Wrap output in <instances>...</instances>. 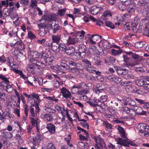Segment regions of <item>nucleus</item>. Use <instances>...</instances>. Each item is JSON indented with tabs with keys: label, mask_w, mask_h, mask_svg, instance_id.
<instances>
[{
	"label": "nucleus",
	"mask_w": 149,
	"mask_h": 149,
	"mask_svg": "<svg viewBox=\"0 0 149 149\" xmlns=\"http://www.w3.org/2000/svg\"><path fill=\"white\" fill-rule=\"evenodd\" d=\"M107 79L109 80L110 81L112 82L115 83H119L122 81L121 78L117 77H113L109 76L107 77Z\"/></svg>",
	"instance_id": "15"
},
{
	"label": "nucleus",
	"mask_w": 149,
	"mask_h": 149,
	"mask_svg": "<svg viewBox=\"0 0 149 149\" xmlns=\"http://www.w3.org/2000/svg\"><path fill=\"white\" fill-rule=\"evenodd\" d=\"M60 68L63 70H65L69 69V67L67 64L62 63L60 65Z\"/></svg>",
	"instance_id": "38"
},
{
	"label": "nucleus",
	"mask_w": 149,
	"mask_h": 149,
	"mask_svg": "<svg viewBox=\"0 0 149 149\" xmlns=\"http://www.w3.org/2000/svg\"><path fill=\"white\" fill-rule=\"evenodd\" d=\"M42 18L44 19L45 22H46L45 20H47L48 21L53 20L55 18L54 15L52 14H47L45 15L42 17Z\"/></svg>",
	"instance_id": "13"
},
{
	"label": "nucleus",
	"mask_w": 149,
	"mask_h": 149,
	"mask_svg": "<svg viewBox=\"0 0 149 149\" xmlns=\"http://www.w3.org/2000/svg\"><path fill=\"white\" fill-rule=\"evenodd\" d=\"M117 143L122 146L128 147V145H130L133 146H137V145L135 143L127 138L123 139L121 138H118L117 141Z\"/></svg>",
	"instance_id": "2"
},
{
	"label": "nucleus",
	"mask_w": 149,
	"mask_h": 149,
	"mask_svg": "<svg viewBox=\"0 0 149 149\" xmlns=\"http://www.w3.org/2000/svg\"><path fill=\"white\" fill-rule=\"evenodd\" d=\"M146 126L144 130L142 133L143 134L144 136L146 135L149 136V126L147 125Z\"/></svg>",
	"instance_id": "46"
},
{
	"label": "nucleus",
	"mask_w": 149,
	"mask_h": 149,
	"mask_svg": "<svg viewBox=\"0 0 149 149\" xmlns=\"http://www.w3.org/2000/svg\"><path fill=\"white\" fill-rule=\"evenodd\" d=\"M93 63L96 65H99L101 63L100 58L97 56H95L93 60Z\"/></svg>",
	"instance_id": "29"
},
{
	"label": "nucleus",
	"mask_w": 149,
	"mask_h": 149,
	"mask_svg": "<svg viewBox=\"0 0 149 149\" xmlns=\"http://www.w3.org/2000/svg\"><path fill=\"white\" fill-rule=\"evenodd\" d=\"M4 88L9 93H12L13 91V88L11 85H9V84H7L5 86V88L4 87Z\"/></svg>",
	"instance_id": "42"
},
{
	"label": "nucleus",
	"mask_w": 149,
	"mask_h": 149,
	"mask_svg": "<svg viewBox=\"0 0 149 149\" xmlns=\"http://www.w3.org/2000/svg\"><path fill=\"white\" fill-rule=\"evenodd\" d=\"M42 116H43L42 118L47 122L51 121L53 120L52 116L51 114L46 113L42 115Z\"/></svg>",
	"instance_id": "20"
},
{
	"label": "nucleus",
	"mask_w": 149,
	"mask_h": 149,
	"mask_svg": "<svg viewBox=\"0 0 149 149\" xmlns=\"http://www.w3.org/2000/svg\"><path fill=\"white\" fill-rule=\"evenodd\" d=\"M51 29H52V32L53 33H56L57 31L61 30V27L58 24H55L54 25V26H52V28Z\"/></svg>",
	"instance_id": "26"
},
{
	"label": "nucleus",
	"mask_w": 149,
	"mask_h": 149,
	"mask_svg": "<svg viewBox=\"0 0 149 149\" xmlns=\"http://www.w3.org/2000/svg\"><path fill=\"white\" fill-rule=\"evenodd\" d=\"M146 82V80L139 79L136 81V83L138 86H144Z\"/></svg>",
	"instance_id": "27"
},
{
	"label": "nucleus",
	"mask_w": 149,
	"mask_h": 149,
	"mask_svg": "<svg viewBox=\"0 0 149 149\" xmlns=\"http://www.w3.org/2000/svg\"><path fill=\"white\" fill-rule=\"evenodd\" d=\"M46 147L47 149H56L54 144L52 143H48Z\"/></svg>",
	"instance_id": "50"
},
{
	"label": "nucleus",
	"mask_w": 149,
	"mask_h": 149,
	"mask_svg": "<svg viewBox=\"0 0 149 149\" xmlns=\"http://www.w3.org/2000/svg\"><path fill=\"white\" fill-rule=\"evenodd\" d=\"M60 90L63 97L66 99L71 98L72 97L71 94L68 90L65 87H63Z\"/></svg>",
	"instance_id": "5"
},
{
	"label": "nucleus",
	"mask_w": 149,
	"mask_h": 149,
	"mask_svg": "<svg viewBox=\"0 0 149 149\" xmlns=\"http://www.w3.org/2000/svg\"><path fill=\"white\" fill-rule=\"evenodd\" d=\"M144 26H143L142 29H140L141 31L143 32V33L144 35L148 36L149 33V25H144Z\"/></svg>",
	"instance_id": "18"
},
{
	"label": "nucleus",
	"mask_w": 149,
	"mask_h": 149,
	"mask_svg": "<svg viewBox=\"0 0 149 149\" xmlns=\"http://www.w3.org/2000/svg\"><path fill=\"white\" fill-rule=\"evenodd\" d=\"M29 61L33 64L35 68H37L39 70L44 68L46 66L45 64L42 62L33 58H31Z\"/></svg>",
	"instance_id": "4"
},
{
	"label": "nucleus",
	"mask_w": 149,
	"mask_h": 149,
	"mask_svg": "<svg viewBox=\"0 0 149 149\" xmlns=\"http://www.w3.org/2000/svg\"><path fill=\"white\" fill-rule=\"evenodd\" d=\"M123 100L125 102V105H128L134 107L136 106V103L135 101L129 98L125 97L123 99Z\"/></svg>",
	"instance_id": "7"
},
{
	"label": "nucleus",
	"mask_w": 149,
	"mask_h": 149,
	"mask_svg": "<svg viewBox=\"0 0 149 149\" xmlns=\"http://www.w3.org/2000/svg\"><path fill=\"white\" fill-rule=\"evenodd\" d=\"M42 20L41 19L40 21L41 22L38 24V27L39 28V35L42 36H44L47 33V31L45 29L49 30L52 28V24L44 23V22L42 23Z\"/></svg>",
	"instance_id": "1"
},
{
	"label": "nucleus",
	"mask_w": 149,
	"mask_h": 149,
	"mask_svg": "<svg viewBox=\"0 0 149 149\" xmlns=\"http://www.w3.org/2000/svg\"><path fill=\"white\" fill-rule=\"evenodd\" d=\"M99 11L100 9L95 6H92L90 10V13L93 15H96Z\"/></svg>",
	"instance_id": "17"
},
{
	"label": "nucleus",
	"mask_w": 149,
	"mask_h": 149,
	"mask_svg": "<svg viewBox=\"0 0 149 149\" xmlns=\"http://www.w3.org/2000/svg\"><path fill=\"white\" fill-rule=\"evenodd\" d=\"M13 47L17 48L21 50H24L25 49L24 45L22 41H17L15 43Z\"/></svg>",
	"instance_id": "8"
},
{
	"label": "nucleus",
	"mask_w": 149,
	"mask_h": 149,
	"mask_svg": "<svg viewBox=\"0 0 149 149\" xmlns=\"http://www.w3.org/2000/svg\"><path fill=\"white\" fill-rule=\"evenodd\" d=\"M114 67L118 74L119 75H121V74L122 73V72L123 71V68H122L120 67H119L116 66H115Z\"/></svg>",
	"instance_id": "44"
},
{
	"label": "nucleus",
	"mask_w": 149,
	"mask_h": 149,
	"mask_svg": "<svg viewBox=\"0 0 149 149\" xmlns=\"http://www.w3.org/2000/svg\"><path fill=\"white\" fill-rule=\"evenodd\" d=\"M82 61L85 64L87 65L88 68H91V62L86 59L83 60Z\"/></svg>",
	"instance_id": "59"
},
{
	"label": "nucleus",
	"mask_w": 149,
	"mask_h": 149,
	"mask_svg": "<svg viewBox=\"0 0 149 149\" xmlns=\"http://www.w3.org/2000/svg\"><path fill=\"white\" fill-rule=\"evenodd\" d=\"M111 54L114 56H116L119 55L120 54L123 53V50H116L114 49H112L111 50Z\"/></svg>",
	"instance_id": "35"
},
{
	"label": "nucleus",
	"mask_w": 149,
	"mask_h": 149,
	"mask_svg": "<svg viewBox=\"0 0 149 149\" xmlns=\"http://www.w3.org/2000/svg\"><path fill=\"white\" fill-rule=\"evenodd\" d=\"M109 111L110 113L113 114H116V110L113 109L112 107H110L109 109Z\"/></svg>",
	"instance_id": "64"
},
{
	"label": "nucleus",
	"mask_w": 149,
	"mask_h": 149,
	"mask_svg": "<svg viewBox=\"0 0 149 149\" xmlns=\"http://www.w3.org/2000/svg\"><path fill=\"white\" fill-rule=\"evenodd\" d=\"M77 66H76L74 68H70V66L69 68V72L72 73H77L79 70L80 69Z\"/></svg>",
	"instance_id": "31"
},
{
	"label": "nucleus",
	"mask_w": 149,
	"mask_h": 149,
	"mask_svg": "<svg viewBox=\"0 0 149 149\" xmlns=\"http://www.w3.org/2000/svg\"><path fill=\"white\" fill-rule=\"evenodd\" d=\"M39 58H41L45 62L47 59L48 55L47 54L43 52H41L39 55Z\"/></svg>",
	"instance_id": "33"
},
{
	"label": "nucleus",
	"mask_w": 149,
	"mask_h": 149,
	"mask_svg": "<svg viewBox=\"0 0 149 149\" xmlns=\"http://www.w3.org/2000/svg\"><path fill=\"white\" fill-rule=\"evenodd\" d=\"M0 78L4 81L1 82L2 84L3 83H4V82H5L6 84L7 85L9 84V81L8 80V79L6 77L3 75L2 74H0Z\"/></svg>",
	"instance_id": "40"
},
{
	"label": "nucleus",
	"mask_w": 149,
	"mask_h": 149,
	"mask_svg": "<svg viewBox=\"0 0 149 149\" xmlns=\"http://www.w3.org/2000/svg\"><path fill=\"white\" fill-rule=\"evenodd\" d=\"M46 128L50 133L52 134L54 133L55 131V127L52 123L47 124L46 126Z\"/></svg>",
	"instance_id": "16"
},
{
	"label": "nucleus",
	"mask_w": 149,
	"mask_h": 149,
	"mask_svg": "<svg viewBox=\"0 0 149 149\" xmlns=\"http://www.w3.org/2000/svg\"><path fill=\"white\" fill-rule=\"evenodd\" d=\"M143 13L144 16L146 17H149V9L148 8H144L143 11Z\"/></svg>",
	"instance_id": "45"
},
{
	"label": "nucleus",
	"mask_w": 149,
	"mask_h": 149,
	"mask_svg": "<svg viewBox=\"0 0 149 149\" xmlns=\"http://www.w3.org/2000/svg\"><path fill=\"white\" fill-rule=\"evenodd\" d=\"M28 36L29 38H30L31 39H34L36 37V36L33 34L31 31L28 32Z\"/></svg>",
	"instance_id": "52"
},
{
	"label": "nucleus",
	"mask_w": 149,
	"mask_h": 149,
	"mask_svg": "<svg viewBox=\"0 0 149 149\" xmlns=\"http://www.w3.org/2000/svg\"><path fill=\"white\" fill-rule=\"evenodd\" d=\"M93 138L96 143L95 145H97V146H99L98 145H99L102 148L103 147V144L104 143L103 139L102 138L96 136H95Z\"/></svg>",
	"instance_id": "10"
},
{
	"label": "nucleus",
	"mask_w": 149,
	"mask_h": 149,
	"mask_svg": "<svg viewBox=\"0 0 149 149\" xmlns=\"http://www.w3.org/2000/svg\"><path fill=\"white\" fill-rule=\"evenodd\" d=\"M131 1V3L133 4L134 6V7H131L130 6L129 7H128L127 9V11L130 13H134L135 12V5L136 3L135 2V1Z\"/></svg>",
	"instance_id": "22"
},
{
	"label": "nucleus",
	"mask_w": 149,
	"mask_h": 149,
	"mask_svg": "<svg viewBox=\"0 0 149 149\" xmlns=\"http://www.w3.org/2000/svg\"><path fill=\"white\" fill-rule=\"evenodd\" d=\"M7 2L5 1H0V17H2L3 16L2 11H1L3 6H5Z\"/></svg>",
	"instance_id": "36"
},
{
	"label": "nucleus",
	"mask_w": 149,
	"mask_h": 149,
	"mask_svg": "<svg viewBox=\"0 0 149 149\" xmlns=\"http://www.w3.org/2000/svg\"><path fill=\"white\" fill-rule=\"evenodd\" d=\"M118 8L122 11H124L126 10V7L125 5L120 4L118 6Z\"/></svg>",
	"instance_id": "63"
},
{
	"label": "nucleus",
	"mask_w": 149,
	"mask_h": 149,
	"mask_svg": "<svg viewBox=\"0 0 149 149\" xmlns=\"http://www.w3.org/2000/svg\"><path fill=\"white\" fill-rule=\"evenodd\" d=\"M107 100V96L104 95L101 96L97 100L98 102L103 103Z\"/></svg>",
	"instance_id": "39"
},
{
	"label": "nucleus",
	"mask_w": 149,
	"mask_h": 149,
	"mask_svg": "<svg viewBox=\"0 0 149 149\" xmlns=\"http://www.w3.org/2000/svg\"><path fill=\"white\" fill-rule=\"evenodd\" d=\"M30 119L31 120V124L33 126H34L37 122V118L35 119L33 117H30Z\"/></svg>",
	"instance_id": "62"
},
{
	"label": "nucleus",
	"mask_w": 149,
	"mask_h": 149,
	"mask_svg": "<svg viewBox=\"0 0 149 149\" xmlns=\"http://www.w3.org/2000/svg\"><path fill=\"white\" fill-rule=\"evenodd\" d=\"M20 3L24 6L28 5L29 3V0H20Z\"/></svg>",
	"instance_id": "60"
},
{
	"label": "nucleus",
	"mask_w": 149,
	"mask_h": 149,
	"mask_svg": "<svg viewBox=\"0 0 149 149\" xmlns=\"http://www.w3.org/2000/svg\"><path fill=\"white\" fill-rule=\"evenodd\" d=\"M103 125L105 126V127L107 128L108 129H111L112 128V125L110 123H109L108 122H104L103 123Z\"/></svg>",
	"instance_id": "61"
},
{
	"label": "nucleus",
	"mask_w": 149,
	"mask_h": 149,
	"mask_svg": "<svg viewBox=\"0 0 149 149\" xmlns=\"http://www.w3.org/2000/svg\"><path fill=\"white\" fill-rule=\"evenodd\" d=\"M146 125V124L143 123H140L139 124L138 126L139 127V131L140 132L142 133Z\"/></svg>",
	"instance_id": "41"
},
{
	"label": "nucleus",
	"mask_w": 149,
	"mask_h": 149,
	"mask_svg": "<svg viewBox=\"0 0 149 149\" xmlns=\"http://www.w3.org/2000/svg\"><path fill=\"white\" fill-rule=\"evenodd\" d=\"M35 67L34 65L32 63L28 64L26 67L27 71L30 73L34 74L35 72Z\"/></svg>",
	"instance_id": "12"
},
{
	"label": "nucleus",
	"mask_w": 149,
	"mask_h": 149,
	"mask_svg": "<svg viewBox=\"0 0 149 149\" xmlns=\"http://www.w3.org/2000/svg\"><path fill=\"white\" fill-rule=\"evenodd\" d=\"M149 25V19H142L140 24L139 29H142L143 26H144V25Z\"/></svg>",
	"instance_id": "21"
},
{
	"label": "nucleus",
	"mask_w": 149,
	"mask_h": 149,
	"mask_svg": "<svg viewBox=\"0 0 149 149\" xmlns=\"http://www.w3.org/2000/svg\"><path fill=\"white\" fill-rule=\"evenodd\" d=\"M37 2L36 0H31V6L32 8L36 7Z\"/></svg>",
	"instance_id": "58"
},
{
	"label": "nucleus",
	"mask_w": 149,
	"mask_h": 149,
	"mask_svg": "<svg viewBox=\"0 0 149 149\" xmlns=\"http://www.w3.org/2000/svg\"><path fill=\"white\" fill-rule=\"evenodd\" d=\"M52 49L54 52L56 51L59 47L58 44L54 42H52L51 44Z\"/></svg>",
	"instance_id": "32"
},
{
	"label": "nucleus",
	"mask_w": 149,
	"mask_h": 149,
	"mask_svg": "<svg viewBox=\"0 0 149 149\" xmlns=\"http://www.w3.org/2000/svg\"><path fill=\"white\" fill-rule=\"evenodd\" d=\"M2 134L4 138L7 139H11L13 137L12 134L11 132H3Z\"/></svg>",
	"instance_id": "30"
},
{
	"label": "nucleus",
	"mask_w": 149,
	"mask_h": 149,
	"mask_svg": "<svg viewBox=\"0 0 149 149\" xmlns=\"http://www.w3.org/2000/svg\"><path fill=\"white\" fill-rule=\"evenodd\" d=\"M118 130L119 132V134L120 136L123 138L125 139L127 138V135L126 132L124 130V129L120 125L118 126Z\"/></svg>",
	"instance_id": "11"
},
{
	"label": "nucleus",
	"mask_w": 149,
	"mask_h": 149,
	"mask_svg": "<svg viewBox=\"0 0 149 149\" xmlns=\"http://www.w3.org/2000/svg\"><path fill=\"white\" fill-rule=\"evenodd\" d=\"M29 140L35 146H38L40 143L41 140L43 139V136L39 133L37 134L36 136H30L29 138Z\"/></svg>",
	"instance_id": "3"
},
{
	"label": "nucleus",
	"mask_w": 149,
	"mask_h": 149,
	"mask_svg": "<svg viewBox=\"0 0 149 149\" xmlns=\"http://www.w3.org/2000/svg\"><path fill=\"white\" fill-rule=\"evenodd\" d=\"M7 13H8V15H7L8 16H10L11 17V18L14 17L15 18V17H17V15H15V16H14L13 15L12 16V14L14 13V12L10 8H9V10H8L7 11Z\"/></svg>",
	"instance_id": "51"
},
{
	"label": "nucleus",
	"mask_w": 149,
	"mask_h": 149,
	"mask_svg": "<svg viewBox=\"0 0 149 149\" xmlns=\"http://www.w3.org/2000/svg\"><path fill=\"white\" fill-rule=\"evenodd\" d=\"M78 86L74 85L72 86V88L71 89V92L72 94L75 93L77 92V90L79 89H78Z\"/></svg>",
	"instance_id": "55"
},
{
	"label": "nucleus",
	"mask_w": 149,
	"mask_h": 149,
	"mask_svg": "<svg viewBox=\"0 0 149 149\" xmlns=\"http://www.w3.org/2000/svg\"><path fill=\"white\" fill-rule=\"evenodd\" d=\"M33 128L32 125L30 124L26 126V130L27 131V133L28 134H30L31 133V130Z\"/></svg>",
	"instance_id": "57"
},
{
	"label": "nucleus",
	"mask_w": 149,
	"mask_h": 149,
	"mask_svg": "<svg viewBox=\"0 0 149 149\" xmlns=\"http://www.w3.org/2000/svg\"><path fill=\"white\" fill-rule=\"evenodd\" d=\"M0 99L3 101H5L7 99V96L4 92L0 93Z\"/></svg>",
	"instance_id": "49"
},
{
	"label": "nucleus",
	"mask_w": 149,
	"mask_h": 149,
	"mask_svg": "<svg viewBox=\"0 0 149 149\" xmlns=\"http://www.w3.org/2000/svg\"><path fill=\"white\" fill-rule=\"evenodd\" d=\"M74 51V49L73 47H68L65 51V53L68 55H70L72 54Z\"/></svg>",
	"instance_id": "28"
},
{
	"label": "nucleus",
	"mask_w": 149,
	"mask_h": 149,
	"mask_svg": "<svg viewBox=\"0 0 149 149\" xmlns=\"http://www.w3.org/2000/svg\"><path fill=\"white\" fill-rule=\"evenodd\" d=\"M61 35L60 34H57L56 35L52 36V39L53 41V42L58 44L61 40Z\"/></svg>",
	"instance_id": "24"
},
{
	"label": "nucleus",
	"mask_w": 149,
	"mask_h": 149,
	"mask_svg": "<svg viewBox=\"0 0 149 149\" xmlns=\"http://www.w3.org/2000/svg\"><path fill=\"white\" fill-rule=\"evenodd\" d=\"M86 102L89 104L92 107H96L98 105L97 100L95 98L90 99L88 101Z\"/></svg>",
	"instance_id": "14"
},
{
	"label": "nucleus",
	"mask_w": 149,
	"mask_h": 149,
	"mask_svg": "<svg viewBox=\"0 0 149 149\" xmlns=\"http://www.w3.org/2000/svg\"><path fill=\"white\" fill-rule=\"evenodd\" d=\"M134 110L135 111L136 114L145 115L146 113L145 111L143 110L140 107L135 106L134 107Z\"/></svg>",
	"instance_id": "9"
},
{
	"label": "nucleus",
	"mask_w": 149,
	"mask_h": 149,
	"mask_svg": "<svg viewBox=\"0 0 149 149\" xmlns=\"http://www.w3.org/2000/svg\"><path fill=\"white\" fill-rule=\"evenodd\" d=\"M69 64L70 66H75L76 67V66H79V65H80V64L79 63H76L74 61H71L69 62Z\"/></svg>",
	"instance_id": "54"
},
{
	"label": "nucleus",
	"mask_w": 149,
	"mask_h": 149,
	"mask_svg": "<svg viewBox=\"0 0 149 149\" xmlns=\"http://www.w3.org/2000/svg\"><path fill=\"white\" fill-rule=\"evenodd\" d=\"M91 36L94 40L96 42H98L100 40H101L102 36L97 35H93L92 36L91 35Z\"/></svg>",
	"instance_id": "37"
},
{
	"label": "nucleus",
	"mask_w": 149,
	"mask_h": 149,
	"mask_svg": "<svg viewBox=\"0 0 149 149\" xmlns=\"http://www.w3.org/2000/svg\"><path fill=\"white\" fill-rule=\"evenodd\" d=\"M88 86L84 82H81L78 86V89L82 88L83 89H87Z\"/></svg>",
	"instance_id": "34"
},
{
	"label": "nucleus",
	"mask_w": 149,
	"mask_h": 149,
	"mask_svg": "<svg viewBox=\"0 0 149 149\" xmlns=\"http://www.w3.org/2000/svg\"><path fill=\"white\" fill-rule=\"evenodd\" d=\"M112 14L111 12L109 11L108 10L105 11L103 13V15L101 17V19H102L103 20H106V19H107V17L109 16L111 17Z\"/></svg>",
	"instance_id": "25"
},
{
	"label": "nucleus",
	"mask_w": 149,
	"mask_h": 149,
	"mask_svg": "<svg viewBox=\"0 0 149 149\" xmlns=\"http://www.w3.org/2000/svg\"><path fill=\"white\" fill-rule=\"evenodd\" d=\"M66 8H63L61 10H59L58 11V14L61 16H63L64 15L65 13L66 10Z\"/></svg>",
	"instance_id": "47"
},
{
	"label": "nucleus",
	"mask_w": 149,
	"mask_h": 149,
	"mask_svg": "<svg viewBox=\"0 0 149 149\" xmlns=\"http://www.w3.org/2000/svg\"><path fill=\"white\" fill-rule=\"evenodd\" d=\"M12 69L15 73L19 74L25 80L27 78V77L23 74L22 71L19 70H17L16 69L13 68Z\"/></svg>",
	"instance_id": "23"
},
{
	"label": "nucleus",
	"mask_w": 149,
	"mask_h": 149,
	"mask_svg": "<svg viewBox=\"0 0 149 149\" xmlns=\"http://www.w3.org/2000/svg\"><path fill=\"white\" fill-rule=\"evenodd\" d=\"M77 36L76 38H72L69 37L68 39V43L69 44L74 45L78 42L79 40L78 38H77Z\"/></svg>",
	"instance_id": "19"
},
{
	"label": "nucleus",
	"mask_w": 149,
	"mask_h": 149,
	"mask_svg": "<svg viewBox=\"0 0 149 149\" xmlns=\"http://www.w3.org/2000/svg\"><path fill=\"white\" fill-rule=\"evenodd\" d=\"M87 49L86 46L83 44H80L79 45L78 48V51L80 56L81 57H84L86 55V52Z\"/></svg>",
	"instance_id": "6"
},
{
	"label": "nucleus",
	"mask_w": 149,
	"mask_h": 149,
	"mask_svg": "<svg viewBox=\"0 0 149 149\" xmlns=\"http://www.w3.org/2000/svg\"><path fill=\"white\" fill-rule=\"evenodd\" d=\"M29 113L30 114L29 116H31L33 117H35L36 116L37 114L35 113L34 111V109L32 107H30L29 109Z\"/></svg>",
	"instance_id": "43"
},
{
	"label": "nucleus",
	"mask_w": 149,
	"mask_h": 149,
	"mask_svg": "<svg viewBox=\"0 0 149 149\" xmlns=\"http://www.w3.org/2000/svg\"><path fill=\"white\" fill-rule=\"evenodd\" d=\"M53 61V57H49L48 56L47 59L45 61V63H48L49 64H50L51 63H52Z\"/></svg>",
	"instance_id": "56"
},
{
	"label": "nucleus",
	"mask_w": 149,
	"mask_h": 149,
	"mask_svg": "<svg viewBox=\"0 0 149 149\" xmlns=\"http://www.w3.org/2000/svg\"><path fill=\"white\" fill-rule=\"evenodd\" d=\"M68 47H66L65 45L63 44H60L59 45V48L61 50L65 52Z\"/></svg>",
	"instance_id": "53"
},
{
	"label": "nucleus",
	"mask_w": 149,
	"mask_h": 149,
	"mask_svg": "<svg viewBox=\"0 0 149 149\" xmlns=\"http://www.w3.org/2000/svg\"><path fill=\"white\" fill-rule=\"evenodd\" d=\"M106 25L110 28L111 29H114L115 28L114 25L111 21H105Z\"/></svg>",
	"instance_id": "48"
}]
</instances>
